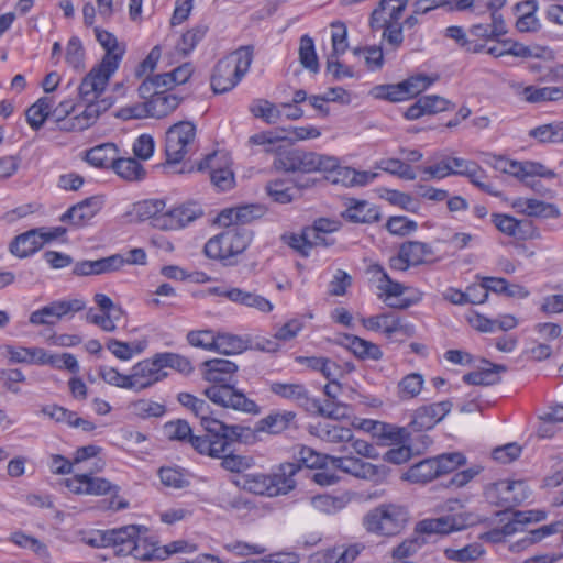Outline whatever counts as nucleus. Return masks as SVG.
<instances>
[{
  "label": "nucleus",
  "instance_id": "nucleus-1",
  "mask_svg": "<svg viewBox=\"0 0 563 563\" xmlns=\"http://www.w3.org/2000/svg\"><path fill=\"white\" fill-rule=\"evenodd\" d=\"M203 378L212 385L203 391L213 404L250 415L261 412L256 402L229 384L230 377L238 371V365L229 360L213 358L203 362Z\"/></svg>",
  "mask_w": 563,
  "mask_h": 563
},
{
  "label": "nucleus",
  "instance_id": "nucleus-2",
  "mask_svg": "<svg viewBox=\"0 0 563 563\" xmlns=\"http://www.w3.org/2000/svg\"><path fill=\"white\" fill-rule=\"evenodd\" d=\"M306 470L297 463H282L271 474L241 475L235 479L238 488L249 493H289L307 487Z\"/></svg>",
  "mask_w": 563,
  "mask_h": 563
},
{
  "label": "nucleus",
  "instance_id": "nucleus-3",
  "mask_svg": "<svg viewBox=\"0 0 563 563\" xmlns=\"http://www.w3.org/2000/svg\"><path fill=\"white\" fill-rule=\"evenodd\" d=\"M98 43L106 51L101 62L91 68L81 81V92L85 96L106 89L110 77L115 73L125 53V45L120 44L117 37L100 27H95Z\"/></svg>",
  "mask_w": 563,
  "mask_h": 563
},
{
  "label": "nucleus",
  "instance_id": "nucleus-4",
  "mask_svg": "<svg viewBox=\"0 0 563 563\" xmlns=\"http://www.w3.org/2000/svg\"><path fill=\"white\" fill-rule=\"evenodd\" d=\"M253 62V47L241 46L220 59L211 75V87L216 93L233 89L249 71Z\"/></svg>",
  "mask_w": 563,
  "mask_h": 563
},
{
  "label": "nucleus",
  "instance_id": "nucleus-5",
  "mask_svg": "<svg viewBox=\"0 0 563 563\" xmlns=\"http://www.w3.org/2000/svg\"><path fill=\"white\" fill-rule=\"evenodd\" d=\"M253 232L243 227H232L211 238L205 244V254L212 260H218L224 265H234V260L250 245Z\"/></svg>",
  "mask_w": 563,
  "mask_h": 563
},
{
  "label": "nucleus",
  "instance_id": "nucleus-6",
  "mask_svg": "<svg viewBox=\"0 0 563 563\" xmlns=\"http://www.w3.org/2000/svg\"><path fill=\"white\" fill-rule=\"evenodd\" d=\"M250 434V427L225 424L224 431L219 433L207 432L206 435H191L188 442L200 454L221 457V454H224L233 442H245Z\"/></svg>",
  "mask_w": 563,
  "mask_h": 563
},
{
  "label": "nucleus",
  "instance_id": "nucleus-7",
  "mask_svg": "<svg viewBox=\"0 0 563 563\" xmlns=\"http://www.w3.org/2000/svg\"><path fill=\"white\" fill-rule=\"evenodd\" d=\"M409 520V514L402 506L385 504L371 510L363 519L365 529L378 536L398 534Z\"/></svg>",
  "mask_w": 563,
  "mask_h": 563
},
{
  "label": "nucleus",
  "instance_id": "nucleus-8",
  "mask_svg": "<svg viewBox=\"0 0 563 563\" xmlns=\"http://www.w3.org/2000/svg\"><path fill=\"white\" fill-rule=\"evenodd\" d=\"M143 526L129 525L117 529L106 530L108 547L115 549L118 555H132L137 560L147 561L146 550L142 549L144 539H141V532H146Z\"/></svg>",
  "mask_w": 563,
  "mask_h": 563
},
{
  "label": "nucleus",
  "instance_id": "nucleus-9",
  "mask_svg": "<svg viewBox=\"0 0 563 563\" xmlns=\"http://www.w3.org/2000/svg\"><path fill=\"white\" fill-rule=\"evenodd\" d=\"M196 125L190 121H179L166 131L165 153L168 163H179L192 150Z\"/></svg>",
  "mask_w": 563,
  "mask_h": 563
},
{
  "label": "nucleus",
  "instance_id": "nucleus-10",
  "mask_svg": "<svg viewBox=\"0 0 563 563\" xmlns=\"http://www.w3.org/2000/svg\"><path fill=\"white\" fill-rule=\"evenodd\" d=\"M331 464L335 470L374 483L384 482L389 473V468L386 465H374L347 454L338 457L332 456Z\"/></svg>",
  "mask_w": 563,
  "mask_h": 563
},
{
  "label": "nucleus",
  "instance_id": "nucleus-11",
  "mask_svg": "<svg viewBox=\"0 0 563 563\" xmlns=\"http://www.w3.org/2000/svg\"><path fill=\"white\" fill-rule=\"evenodd\" d=\"M202 216L201 205L188 200L166 210L164 216L156 221V229L163 231L181 230Z\"/></svg>",
  "mask_w": 563,
  "mask_h": 563
},
{
  "label": "nucleus",
  "instance_id": "nucleus-12",
  "mask_svg": "<svg viewBox=\"0 0 563 563\" xmlns=\"http://www.w3.org/2000/svg\"><path fill=\"white\" fill-rule=\"evenodd\" d=\"M489 164L494 169L514 176L521 181H526L528 178L534 176L543 178H554L556 176L553 170L548 169L543 164L538 162H517L501 156H493Z\"/></svg>",
  "mask_w": 563,
  "mask_h": 563
},
{
  "label": "nucleus",
  "instance_id": "nucleus-13",
  "mask_svg": "<svg viewBox=\"0 0 563 563\" xmlns=\"http://www.w3.org/2000/svg\"><path fill=\"white\" fill-rule=\"evenodd\" d=\"M181 102V98L175 93L155 92L152 99L145 101L142 106H137L130 109V117L142 118L145 115L162 119L174 112Z\"/></svg>",
  "mask_w": 563,
  "mask_h": 563
},
{
  "label": "nucleus",
  "instance_id": "nucleus-14",
  "mask_svg": "<svg viewBox=\"0 0 563 563\" xmlns=\"http://www.w3.org/2000/svg\"><path fill=\"white\" fill-rule=\"evenodd\" d=\"M477 522V518L472 514L463 517L462 514L452 517H440L434 519H424L416 525L415 533L421 534H448L454 530L463 529Z\"/></svg>",
  "mask_w": 563,
  "mask_h": 563
},
{
  "label": "nucleus",
  "instance_id": "nucleus-15",
  "mask_svg": "<svg viewBox=\"0 0 563 563\" xmlns=\"http://www.w3.org/2000/svg\"><path fill=\"white\" fill-rule=\"evenodd\" d=\"M85 309V302L80 299L54 301L30 316V323L34 325H53L69 312H78Z\"/></svg>",
  "mask_w": 563,
  "mask_h": 563
},
{
  "label": "nucleus",
  "instance_id": "nucleus-16",
  "mask_svg": "<svg viewBox=\"0 0 563 563\" xmlns=\"http://www.w3.org/2000/svg\"><path fill=\"white\" fill-rule=\"evenodd\" d=\"M167 374L164 372L158 354L143 360L131 369L132 390L141 391L159 382Z\"/></svg>",
  "mask_w": 563,
  "mask_h": 563
},
{
  "label": "nucleus",
  "instance_id": "nucleus-17",
  "mask_svg": "<svg viewBox=\"0 0 563 563\" xmlns=\"http://www.w3.org/2000/svg\"><path fill=\"white\" fill-rule=\"evenodd\" d=\"M452 406L451 401L444 400L419 407L415 410L408 428L412 432L430 430L451 411Z\"/></svg>",
  "mask_w": 563,
  "mask_h": 563
},
{
  "label": "nucleus",
  "instance_id": "nucleus-18",
  "mask_svg": "<svg viewBox=\"0 0 563 563\" xmlns=\"http://www.w3.org/2000/svg\"><path fill=\"white\" fill-rule=\"evenodd\" d=\"M364 328L371 331H383L386 338L390 339L397 333L412 335L413 327L405 323L401 318L393 312H386L361 320Z\"/></svg>",
  "mask_w": 563,
  "mask_h": 563
},
{
  "label": "nucleus",
  "instance_id": "nucleus-19",
  "mask_svg": "<svg viewBox=\"0 0 563 563\" xmlns=\"http://www.w3.org/2000/svg\"><path fill=\"white\" fill-rule=\"evenodd\" d=\"M492 221L501 233L508 236H514L519 240L539 236V232L528 220H517L508 214L493 213Z\"/></svg>",
  "mask_w": 563,
  "mask_h": 563
},
{
  "label": "nucleus",
  "instance_id": "nucleus-20",
  "mask_svg": "<svg viewBox=\"0 0 563 563\" xmlns=\"http://www.w3.org/2000/svg\"><path fill=\"white\" fill-rule=\"evenodd\" d=\"M102 91H96L91 95L85 96L81 92V85L79 86V96L80 99L87 102L85 110L73 118H69L62 125V130L64 131H84L90 128L99 118L100 110H98L99 106H93V100L101 96Z\"/></svg>",
  "mask_w": 563,
  "mask_h": 563
},
{
  "label": "nucleus",
  "instance_id": "nucleus-21",
  "mask_svg": "<svg viewBox=\"0 0 563 563\" xmlns=\"http://www.w3.org/2000/svg\"><path fill=\"white\" fill-rule=\"evenodd\" d=\"M322 173H329V178L333 184H341L345 187H361L372 183L377 176V173L367 170H356L352 167L340 166L339 159L336 158V166L329 170H322Z\"/></svg>",
  "mask_w": 563,
  "mask_h": 563
},
{
  "label": "nucleus",
  "instance_id": "nucleus-22",
  "mask_svg": "<svg viewBox=\"0 0 563 563\" xmlns=\"http://www.w3.org/2000/svg\"><path fill=\"white\" fill-rule=\"evenodd\" d=\"M453 108L454 104L443 97L437 95L422 96L407 109L405 118L417 120L422 115H431Z\"/></svg>",
  "mask_w": 563,
  "mask_h": 563
},
{
  "label": "nucleus",
  "instance_id": "nucleus-23",
  "mask_svg": "<svg viewBox=\"0 0 563 563\" xmlns=\"http://www.w3.org/2000/svg\"><path fill=\"white\" fill-rule=\"evenodd\" d=\"M65 483L71 493H117L120 489L106 478L88 474L75 475Z\"/></svg>",
  "mask_w": 563,
  "mask_h": 563
},
{
  "label": "nucleus",
  "instance_id": "nucleus-24",
  "mask_svg": "<svg viewBox=\"0 0 563 563\" xmlns=\"http://www.w3.org/2000/svg\"><path fill=\"white\" fill-rule=\"evenodd\" d=\"M45 244V238L42 235V229H32L16 235L9 245L12 255L19 258H25Z\"/></svg>",
  "mask_w": 563,
  "mask_h": 563
},
{
  "label": "nucleus",
  "instance_id": "nucleus-25",
  "mask_svg": "<svg viewBox=\"0 0 563 563\" xmlns=\"http://www.w3.org/2000/svg\"><path fill=\"white\" fill-rule=\"evenodd\" d=\"M124 265V258L120 254L96 261H81L75 264L73 273L77 276L100 275L118 271Z\"/></svg>",
  "mask_w": 563,
  "mask_h": 563
},
{
  "label": "nucleus",
  "instance_id": "nucleus-26",
  "mask_svg": "<svg viewBox=\"0 0 563 563\" xmlns=\"http://www.w3.org/2000/svg\"><path fill=\"white\" fill-rule=\"evenodd\" d=\"M102 201L99 197H89L70 207L60 218L63 222L81 227L92 219L101 209Z\"/></svg>",
  "mask_w": 563,
  "mask_h": 563
},
{
  "label": "nucleus",
  "instance_id": "nucleus-27",
  "mask_svg": "<svg viewBox=\"0 0 563 563\" xmlns=\"http://www.w3.org/2000/svg\"><path fill=\"white\" fill-rule=\"evenodd\" d=\"M408 0H382L371 15V27L373 30L380 29V22L395 23L401 18Z\"/></svg>",
  "mask_w": 563,
  "mask_h": 563
},
{
  "label": "nucleus",
  "instance_id": "nucleus-28",
  "mask_svg": "<svg viewBox=\"0 0 563 563\" xmlns=\"http://www.w3.org/2000/svg\"><path fill=\"white\" fill-rule=\"evenodd\" d=\"M296 172L299 173H314L329 170L336 166V157L321 155L314 152H306L296 150Z\"/></svg>",
  "mask_w": 563,
  "mask_h": 563
},
{
  "label": "nucleus",
  "instance_id": "nucleus-29",
  "mask_svg": "<svg viewBox=\"0 0 563 563\" xmlns=\"http://www.w3.org/2000/svg\"><path fill=\"white\" fill-rule=\"evenodd\" d=\"M269 390L284 399L296 401L307 410L308 407L314 408L312 398L303 384L299 383H272Z\"/></svg>",
  "mask_w": 563,
  "mask_h": 563
},
{
  "label": "nucleus",
  "instance_id": "nucleus-30",
  "mask_svg": "<svg viewBox=\"0 0 563 563\" xmlns=\"http://www.w3.org/2000/svg\"><path fill=\"white\" fill-rule=\"evenodd\" d=\"M218 294L234 303L255 308L261 312H271L273 310L272 302L256 292L246 291L240 288H230Z\"/></svg>",
  "mask_w": 563,
  "mask_h": 563
},
{
  "label": "nucleus",
  "instance_id": "nucleus-31",
  "mask_svg": "<svg viewBox=\"0 0 563 563\" xmlns=\"http://www.w3.org/2000/svg\"><path fill=\"white\" fill-rule=\"evenodd\" d=\"M512 207L528 217L537 218H559L560 210L553 203H548L538 199L518 198L514 201Z\"/></svg>",
  "mask_w": 563,
  "mask_h": 563
},
{
  "label": "nucleus",
  "instance_id": "nucleus-32",
  "mask_svg": "<svg viewBox=\"0 0 563 563\" xmlns=\"http://www.w3.org/2000/svg\"><path fill=\"white\" fill-rule=\"evenodd\" d=\"M487 367L479 371L467 373L463 376V382L475 386H490L501 380L500 374L507 371L505 365L493 364L486 360L483 361Z\"/></svg>",
  "mask_w": 563,
  "mask_h": 563
},
{
  "label": "nucleus",
  "instance_id": "nucleus-33",
  "mask_svg": "<svg viewBox=\"0 0 563 563\" xmlns=\"http://www.w3.org/2000/svg\"><path fill=\"white\" fill-rule=\"evenodd\" d=\"M438 470L439 463L434 457L426 459L404 472L400 478L415 484H426L438 477Z\"/></svg>",
  "mask_w": 563,
  "mask_h": 563
},
{
  "label": "nucleus",
  "instance_id": "nucleus-34",
  "mask_svg": "<svg viewBox=\"0 0 563 563\" xmlns=\"http://www.w3.org/2000/svg\"><path fill=\"white\" fill-rule=\"evenodd\" d=\"M343 217L354 223H373L380 219V213L378 208L368 201L352 200Z\"/></svg>",
  "mask_w": 563,
  "mask_h": 563
},
{
  "label": "nucleus",
  "instance_id": "nucleus-35",
  "mask_svg": "<svg viewBox=\"0 0 563 563\" xmlns=\"http://www.w3.org/2000/svg\"><path fill=\"white\" fill-rule=\"evenodd\" d=\"M294 418L295 413L292 411L271 413L267 417L261 419L255 424L254 430L251 429V434L247 437V439L253 437L256 432H268L274 434L279 433L287 429Z\"/></svg>",
  "mask_w": 563,
  "mask_h": 563
},
{
  "label": "nucleus",
  "instance_id": "nucleus-36",
  "mask_svg": "<svg viewBox=\"0 0 563 563\" xmlns=\"http://www.w3.org/2000/svg\"><path fill=\"white\" fill-rule=\"evenodd\" d=\"M340 343L347 346L360 358L378 361L383 357V352L378 345L356 335L344 334L343 341Z\"/></svg>",
  "mask_w": 563,
  "mask_h": 563
},
{
  "label": "nucleus",
  "instance_id": "nucleus-37",
  "mask_svg": "<svg viewBox=\"0 0 563 563\" xmlns=\"http://www.w3.org/2000/svg\"><path fill=\"white\" fill-rule=\"evenodd\" d=\"M54 99L52 97H42L35 103H33L25 111V117L29 125L37 131L40 130L46 119L52 115V109L54 108Z\"/></svg>",
  "mask_w": 563,
  "mask_h": 563
},
{
  "label": "nucleus",
  "instance_id": "nucleus-38",
  "mask_svg": "<svg viewBox=\"0 0 563 563\" xmlns=\"http://www.w3.org/2000/svg\"><path fill=\"white\" fill-rule=\"evenodd\" d=\"M118 148L113 143H103L86 152V161L98 168L113 167Z\"/></svg>",
  "mask_w": 563,
  "mask_h": 563
},
{
  "label": "nucleus",
  "instance_id": "nucleus-39",
  "mask_svg": "<svg viewBox=\"0 0 563 563\" xmlns=\"http://www.w3.org/2000/svg\"><path fill=\"white\" fill-rule=\"evenodd\" d=\"M368 271L373 274V276H377V288L384 292V301H387L393 297H400L405 290L408 289L402 284L393 280L384 267L379 264L371 265Z\"/></svg>",
  "mask_w": 563,
  "mask_h": 563
},
{
  "label": "nucleus",
  "instance_id": "nucleus-40",
  "mask_svg": "<svg viewBox=\"0 0 563 563\" xmlns=\"http://www.w3.org/2000/svg\"><path fill=\"white\" fill-rule=\"evenodd\" d=\"M319 437L329 443L343 444L340 448V452L350 453L346 444L353 440L352 429L339 424H324L319 430Z\"/></svg>",
  "mask_w": 563,
  "mask_h": 563
},
{
  "label": "nucleus",
  "instance_id": "nucleus-41",
  "mask_svg": "<svg viewBox=\"0 0 563 563\" xmlns=\"http://www.w3.org/2000/svg\"><path fill=\"white\" fill-rule=\"evenodd\" d=\"M134 210L140 221L148 220L156 228V221L165 213V202L161 199H148L137 202Z\"/></svg>",
  "mask_w": 563,
  "mask_h": 563
},
{
  "label": "nucleus",
  "instance_id": "nucleus-42",
  "mask_svg": "<svg viewBox=\"0 0 563 563\" xmlns=\"http://www.w3.org/2000/svg\"><path fill=\"white\" fill-rule=\"evenodd\" d=\"M287 135L279 134L273 131H265L253 134L249 137L250 145H258L263 146L265 153L278 155V152L284 148L283 145L279 144L280 141L287 140Z\"/></svg>",
  "mask_w": 563,
  "mask_h": 563
},
{
  "label": "nucleus",
  "instance_id": "nucleus-43",
  "mask_svg": "<svg viewBox=\"0 0 563 563\" xmlns=\"http://www.w3.org/2000/svg\"><path fill=\"white\" fill-rule=\"evenodd\" d=\"M146 347V341L122 342L117 339H109L107 349L119 360L129 361L134 355L142 353Z\"/></svg>",
  "mask_w": 563,
  "mask_h": 563
},
{
  "label": "nucleus",
  "instance_id": "nucleus-44",
  "mask_svg": "<svg viewBox=\"0 0 563 563\" xmlns=\"http://www.w3.org/2000/svg\"><path fill=\"white\" fill-rule=\"evenodd\" d=\"M424 378L420 373H410L397 384V395L401 400L416 398L422 390Z\"/></svg>",
  "mask_w": 563,
  "mask_h": 563
},
{
  "label": "nucleus",
  "instance_id": "nucleus-45",
  "mask_svg": "<svg viewBox=\"0 0 563 563\" xmlns=\"http://www.w3.org/2000/svg\"><path fill=\"white\" fill-rule=\"evenodd\" d=\"M191 411L200 418V424L206 432L219 433L225 430V423L209 416L210 406L203 399L197 398Z\"/></svg>",
  "mask_w": 563,
  "mask_h": 563
},
{
  "label": "nucleus",
  "instance_id": "nucleus-46",
  "mask_svg": "<svg viewBox=\"0 0 563 563\" xmlns=\"http://www.w3.org/2000/svg\"><path fill=\"white\" fill-rule=\"evenodd\" d=\"M402 255L407 257L412 266L420 265L426 262L427 257L433 254L431 246L419 241H409L400 245Z\"/></svg>",
  "mask_w": 563,
  "mask_h": 563
},
{
  "label": "nucleus",
  "instance_id": "nucleus-47",
  "mask_svg": "<svg viewBox=\"0 0 563 563\" xmlns=\"http://www.w3.org/2000/svg\"><path fill=\"white\" fill-rule=\"evenodd\" d=\"M247 349V342L241 336L222 333L216 335V343L213 351L224 354L232 355L242 353Z\"/></svg>",
  "mask_w": 563,
  "mask_h": 563
},
{
  "label": "nucleus",
  "instance_id": "nucleus-48",
  "mask_svg": "<svg viewBox=\"0 0 563 563\" xmlns=\"http://www.w3.org/2000/svg\"><path fill=\"white\" fill-rule=\"evenodd\" d=\"M517 9L523 14L517 20L516 27L520 32H534L540 29L539 20L534 15L537 2L534 0L523 1L517 4Z\"/></svg>",
  "mask_w": 563,
  "mask_h": 563
},
{
  "label": "nucleus",
  "instance_id": "nucleus-49",
  "mask_svg": "<svg viewBox=\"0 0 563 563\" xmlns=\"http://www.w3.org/2000/svg\"><path fill=\"white\" fill-rule=\"evenodd\" d=\"M113 170L123 179L126 180H139L141 179L145 170L140 162L135 158H115L113 164Z\"/></svg>",
  "mask_w": 563,
  "mask_h": 563
},
{
  "label": "nucleus",
  "instance_id": "nucleus-50",
  "mask_svg": "<svg viewBox=\"0 0 563 563\" xmlns=\"http://www.w3.org/2000/svg\"><path fill=\"white\" fill-rule=\"evenodd\" d=\"M314 408H307V411L317 413L330 419H340L346 416L347 407L338 400L327 399L323 404L320 400L312 398Z\"/></svg>",
  "mask_w": 563,
  "mask_h": 563
},
{
  "label": "nucleus",
  "instance_id": "nucleus-51",
  "mask_svg": "<svg viewBox=\"0 0 563 563\" xmlns=\"http://www.w3.org/2000/svg\"><path fill=\"white\" fill-rule=\"evenodd\" d=\"M349 500V495H314L311 505L321 512L333 514L342 509Z\"/></svg>",
  "mask_w": 563,
  "mask_h": 563
},
{
  "label": "nucleus",
  "instance_id": "nucleus-52",
  "mask_svg": "<svg viewBox=\"0 0 563 563\" xmlns=\"http://www.w3.org/2000/svg\"><path fill=\"white\" fill-rule=\"evenodd\" d=\"M220 506L239 517H244L256 508L254 501L243 495H223Z\"/></svg>",
  "mask_w": 563,
  "mask_h": 563
},
{
  "label": "nucleus",
  "instance_id": "nucleus-53",
  "mask_svg": "<svg viewBox=\"0 0 563 563\" xmlns=\"http://www.w3.org/2000/svg\"><path fill=\"white\" fill-rule=\"evenodd\" d=\"M255 118L263 119L267 124H276L282 118V111L272 102L258 99L250 106Z\"/></svg>",
  "mask_w": 563,
  "mask_h": 563
},
{
  "label": "nucleus",
  "instance_id": "nucleus-54",
  "mask_svg": "<svg viewBox=\"0 0 563 563\" xmlns=\"http://www.w3.org/2000/svg\"><path fill=\"white\" fill-rule=\"evenodd\" d=\"M128 408L134 416L142 419L162 417L166 411L164 405L148 399L133 401Z\"/></svg>",
  "mask_w": 563,
  "mask_h": 563
},
{
  "label": "nucleus",
  "instance_id": "nucleus-55",
  "mask_svg": "<svg viewBox=\"0 0 563 563\" xmlns=\"http://www.w3.org/2000/svg\"><path fill=\"white\" fill-rule=\"evenodd\" d=\"M299 60L306 69L314 74L319 71V62L314 49V43L309 35H303L300 38Z\"/></svg>",
  "mask_w": 563,
  "mask_h": 563
},
{
  "label": "nucleus",
  "instance_id": "nucleus-56",
  "mask_svg": "<svg viewBox=\"0 0 563 563\" xmlns=\"http://www.w3.org/2000/svg\"><path fill=\"white\" fill-rule=\"evenodd\" d=\"M426 542L422 536L415 533L391 550V558L400 562L407 561L406 559L415 555Z\"/></svg>",
  "mask_w": 563,
  "mask_h": 563
},
{
  "label": "nucleus",
  "instance_id": "nucleus-57",
  "mask_svg": "<svg viewBox=\"0 0 563 563\" xmlns=\"http://www.w3.org/2000/svg\"><path fill=\"white\" fill-rule=\"evenodd\" d=\"M195 551V547L189 544L185 540H176L173 541L164 547H156L153 548L151 551L147 552V555H150L147 561L152 560H165L169 555L180 552H192Z\"/></svg>",
  "mask_w": 563,
  "mask_h": 563
},
{
  "label": "nucleus",
  "instance_id": "nucleus-58",
  "mask_svg": "<svg viewBox=\"0 0 563 563\" xmlns=\"http://www.w3.org/2000/svg\"><path fill=\"white\" fill-rule=\"evenodd\" d=\"M357 547H350L339 556L334 551L327 553H316L309 558V563H351L358 555Z\"/></svg>",
  "mask_w": 563,
  "mask_h": 563
},
{
  "label": "nucleus",
  "instance_id": "nucleus-59",
  "mask_svg": "<svg viewBox=\"0 0 563 563\" xmlns=\"http://www.w3.org/2000/svg\"><path fill=\"white\" fill-rule=\"evenodd\" d=\"M378 167L386 173L396 175L406 180H415L417 177L413 168L398 158L382 159Z\"/></svg>",
  "mask_w": 563,
  "mask_h": 563
},
{
  "label": "nucleus",
  "instance_id": "nucleus-60",
  "mask_svg": "<svg viewBox=\"0 0 563 563\" xmlns=\"http://www.w3.org/2000/svg\"><path fill=\"white\" fill-rule=\"evenodd\" d=\"M267 195L278 203H289L294 199V188L286 180L276 179L267 183Z\"/></svg>",
  "mask_w": 563,
  "mask_h": 563
},
{
  "label": "nucleus",
  "instance_id": "nucleus-61",
  "mask_svg": "<svg viewBox=\"0 0 563 563\" xmlns=\"http://www.w3.org/2000/svg\"><path fill=\"white\" fill-rule=\"evenodd\" d=\"M66 62L76 70H82L85 67V49L81 41L77 36H73L66 47Z\"/></svg>",
  "mask_w": 563,
  "mask_h": 563
},
{
  "label": "nucleus",
  "instance_id": "nucleus-62",
  "mask_svg": "<svg viewBox=\"0 0 563 563\" xmlns=\"http://www.w3.org/2000/svg\"><path fill=\"white\" fill-rule=\"evenodd\" d=\"M331 457L330 455H322L308 446H301L297 453L298 462L305 465L303 470L308 471L325 466L328 460L331 462Z\"/></svg>",
  "mask_w": 563,
  "mask_h": 563
},
{
  "label": "nucleus",
  "instance_id": "nucleus-63",
  "mask_svg": "<svg viewBox=\"0 0 563 563\" xmlns=\"http://www.w3.org/2000/svg\"><path fill=\"white\" fill-rule=\"evenodd\" d=\"M164 433L169 440L188 442L192 435L189 423L185 420L169 421L164 424Z\"/></svg>",
  "mask_w": 563,
  "mask_h": 563
},
{
  "label": "nucleus",
  "instance_id": "nucleus-64",
  "mask_svg": "<svg viewBox=\"0 0 563 563\" xmlns=\"http://www.w3.org/2000/svg\"><path fill=\"white\" fill-rule=\"evenodd\" d=\"M207 26L199 25L183 34L180 42L177 44V49L184 54H189L197 44L205 37Z\"/></svg>",
  "mask_w": 563,
  "mask_h": 563
}]
</instances>
